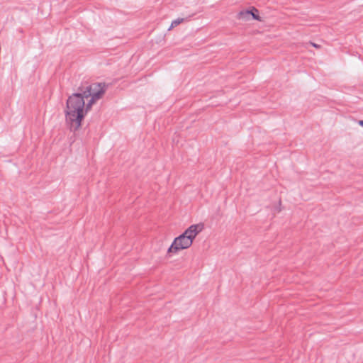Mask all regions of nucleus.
<instances>
[{"mask_svg": "<svg viewBox=\"0 0 363 363\" xmlns=\"http://www.w3.org/2000/svg\"><path fill=\"white\" fill-rule=\"evenodd\" d=\"M105 91V84L94 83L86 86H79L78 92L68 97L65 113L66 123L71 130L75 131L79 128L86 113L102 97Z\"/></svg>", "mask_w": 363, "mask_h": 363, "instance_id": "1", "label": "nucleus"}, {"mask_svg": "<svg viewBox=\"0 0 363 363\" xmlns=\"http://www.w3.org/2000/svg\"><path fill=\"white\" fill-rule=\"evenodd\" d=\"M193 242L183 233L174 238L173 242L167 250V255L171 256L172 254H177L179 251L189 248Z\"/></svg>", "mask_w": 363, "mask_h": 363, "instance_id": "2", "label": "nucleus"}, {"mask_svg": "<svg viewBox=\"0 0 363 363\" xmlns=\"http://www.w3.org/2000/svg\"><path fill=\"white\" fill-rule=\"evenodd\" d=\"M203 229V223H198L190 225L184 233L183 234L187 236L188 238H190V240L193 242L196 235L201 233Z\"/></svg>", "mask_w": 363, "mask_h": 363, "instance_id": "3", "label": "nucleus"}, {"mask_svg": "<svg viewBox=\"0 0 363 363\" xmlns=\"http://www.w3.org/2000/svg\"><path fill=\"white\" fill-rule=\"evenodd\" d=\"M252 16V18L255 20H260L259 16L256 14L253 11H240L238 14V18L242 20H247L249 17Z\"/></svg>", "mask_w": 363, "mask_h": 363, "instance_id": "4", "label": "nucleus"}, {"mask_svg": "<svg viewBox=\"0 0 363 363\" xmlns=\"http://www.w3.org/2000/svg\"><path fill=\"white\" fill-rule=\"evenodd\" d=\"M184 21V18H177L176 20H174L172 22V24L170 26V27L169 28V30H170L171 29H172L175 26H177L178 25H179L182 22H183Z\"/></svg>", "mask_w": 363, "mask_h": 363, "instance_id": "5", "label": "nucleus"}, {"mask_svg": "<svg viewBox=\"0 0 363 363\" xmlns=\"http://www.w3.org/2000/svg\"><path fill=\"white\" fill-rule=\"evenodd\" d=\"M311 44L313 47H315V48H319V47H320L318 45H317V44H315V43H311Z\"/></svg>", "mask_w": 363, "mask_h": 363, "instance_id": "6", "label": "nucleus"}, {"mask_svg": "<svg viewBox=\"0 0 363 363\" xmlns=\"http://www.w3.org/2000/svg\"><path fill=\"white\" fill-rule=\"evenodd\" d=\"M358 123L360 126L363 127V121L362 120H360L358 121Z\"/></svg>", "mask_w": 363, "mask_h": 363, "instance_id": "7", "label": "nucleus"}, {"mask_svg": "<svg viewBox=\"0 0 363 363\" xmlns=\"http://www.w3.org/2000/svg\"><path fill=\"white\" fill-rule=\"evenodd\" d=\"M253 11H254L255 12H256V13H257V12H258L257 9H253Z\"/></svg>", "mask_w": 363, "mask_h": 363, "instance_id": "8", "label": "nucleus"}]
</instances>
